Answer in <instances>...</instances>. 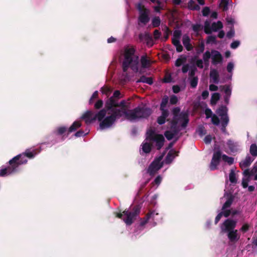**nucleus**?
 Listing matches in <instances>:
<instances>
[{
    "label": "nucleus",
    "instance_id": "nucleus-58",
    "mask_svg": "<svg viewBox=\"0 0 257 257\" xmlns=\"http://www.w3.org/2000/svg\"><path fill=\"white\" fill-rule=\"evenodd\" d=\"M97 96H98V91H95L93 93L91 97L90 98V99L89 100V103H91L92 102L93 99H95V98H97Z\"/></svg>",
    "mask_w": 257,
    "mask_h": 257
},
{
    "label": "nucleus",
    "instance_id": "nucleus-38",
    "mask_svg": "<svg viewBox=\"0 0 257 257\" xmlns=\"http://www.w3.org/2000/svg\"><path fill=\"white\" fill-rule=\"evenodd\" d=\"M152 22L153 27H157L160 25L161 20L159 17H155L153 18Z\"/></svg>",
    "mask_w": 257,
    "mask_h": 257
},
{
    "label": "nucleus",
    "instance_id": "nucleus-8",
    "mask_svg": "<svg viewBox=\"0 0 257 257\" xmlns=\"http://www.w3.org/2000/svg\"><path fill=\"white\" fill-rule=\"evenodd\" d=\"M140 209L139 207H135L133 211L124 210L122 213H118L117 217L122 218L126 225H131L135 219L136 217L139 215Z\"/></svg>",
    "mask_w": 257,
    "mask_h": 257
},
{
    "label": "nucleus",
    "instance_id": "nucleus-35",
    "mask_svg": "<svg viewBox=\"0 0 257 257\" xmlns=\"http://www.w3.org/2000/svg\"><path fill=\"white\" fill-rule=\"evenodd\" d=\"M138 82H142L146 83L148 84H152L153 83V80L151 77H147L145 76H142L140 78V79Z\"/></svg>",
    "mask_w": 257,
    "mask_h": 257
},
{
    "label": "nucleus",
    "instance_id": "nucleus-59",
    "mask_svg": "<svg viewBox=\"0 0 257 257\" xmlns=\"http://www.w3.org/2000/svg\"><path fill=\"white\" fill-rule=\"evenodd\" d=\"M189 69V65L188 64H184L182 68V71L183 73H186Z\"/></svg>",
    "mask_w": 257,
    "mask_h": 257
},
{
    "label": "nucleus",
    "instance_id": "nucleus-21",
    "mask_svg": "<svg viewBox=\"0 0 257 257\" xmlns=\"http://www.w3.org/2000/svg\"><path fill=\"white\" fill-rule=\"evenodd\" d=\"M210 77L211 81L214 83H218L219 82V74L218 71L215 69L210 71Z\"/></svg>",
    "mask_w": 257,
    "mask_h": 257
},
{
    "label": "nucleus",
    "instance_id": "nucleus-7",
    "mask_svg": "<svg viewBox=\"0 0 257 257\" xmlns=\"http://www.w3.org/2000/svg\"><path fill=\"white\" fill-rule=\"evenodd\" d=\"M236 222L231 219H226L221 225V232L227 233L230 242L235 243L240 238V234L236 229H234Z\"/></svg>",
    "mask_w": 257,
    "mask_h": 257
},
{
    "label": "nucleus",
    "instance_id": "nucleus-19",
    "mask_svg": "<svg viewBox=\"0 0 257 257\" xmlns=\"http://www.w3.org/2000/svg\"><path fill=\"white\" fill-rule=\"evenodd\" d=\"M244 177L242 180V186L244 188L248 186V183L250 180L249 172L248 170H245L243 172Z\"/></svg>",
    "mask_w": 257,
    "mask_h": 257
},
{
    "label": "nucleus",
    "instance_id": "nucleus-11",
    "mask_svg": "<svg viewBox=\"0 0 257 257\" xmlns=\"http://www.w3.org/2000/svg\"><path fill=\"white\" fill-rule=\"evenodd\" d=\"M163 155H161L156 158L150 165L148 173L151 176L154 175L157 171L163 166V162H161L163 159Z\"/></svg>",
    "mask_w": 257,
    "mask_h": 257
},
{
    "label": "nucleus",
    "instance_id": "nucleus-33",
    "mask_svg": "<svg viewBox=\"0 0 257 257\" xmlns=\"http://www.w3.org/2000/svg\"><path fill=\"white\" fill-rule=\"evenodd\" d=\"M81 125L80 122L78 121H76L73 122L72 125L69 127V132H72L76 130L77 128Z\"/></svg>",
    "mask_w": 257,
    "mask_h": 257
},
{
    "label": "nucleus",
    "instance_id": "nucleus-18",
    "mask_svg": "<svg viewBox=\"0 0 257 257\" xmlns=\"http://www.w3.org/2000/svg\"><path fill=\"white\" fill-rule=\"evenodd\" d=\"M230 151L232 153L236 152L239 150L240 146L237 142H234L232 140H228L227 142Z\"/></svg>",
    "mask_w": 257,
    "mask_h": 257
},
{
    "label": "nucleus",
    "instance_id": "nucleus-56",
    "mask_svg": "<svg viewBox=\"0 0 257 257\" xmlns=\"http://www.w3.org/2000/svg\"><path fill=\"white\" fill-rule=\"evenodd\" d=\"M66 128L64 126L59 127L58 128L57 131L58 134H62L66 131Z\"/></svg>",
    "mask_w": 257,
    "mask_h": 257
},
{
    "label": "nucleus",
    "instance_id": "nucleus-32",
    "mask_svg": "<svg viewBox=\"0 0 257 257\" xmlns=\"http://www.w3.org/2000/svg\"><path fill=\"white\" fill-rule=\"evenodd\" d=\"M249 152L253 158L257 156V146L255 144H251L250 147Z\"/></svg>",
    "mask_w": 257,
    "mask_h": 257
},
{
    "label": "nucleus",
    "instance_id": "nucleus-50",
    "mask_svg": "<svg viewBox=\"0 0 257 257\" xmlns=\"http://www.w3.org/2000/svg\"><path fill=\"white\" fill-rule=\"evenodd\" d=\"M239 44L240 43L239 41H235L231 44L230 47L232 49H235L239 45Z\"/></svg>",
    "mask_w": 257,
    "mask_h": 257
},
{
    "label": "nucleus",
    "instance_id": "nucleus-30",
    "mask_svg": "<svg viewBox=\"0 0 257 257\" xmlns=\"http://www.w3.org/2000/svg\"><path fill=\"white\" fill-rule=\"evenodd\" d=\"M186 62V57L185 56H180L175 62L176 66L179 67L184 65Z\"/></svg>",
    "mask_w": 257,
    "mask_h": 257
},
{
    "label": "nucleus",
    "instance_id": "nucleus-13",
    "mask_svg": "<svg viewBox=\"0 0 257 257\" xmlns=\"http://www.w3.org/2000/svg\"><path fill=\"white\" fill-rule=\"evenodd\" d=\"M221 157V153L220 151L218 150L214 152L209 167L211 170H214L217 168Z\"/></svg>",
    "mask_w": 257,
    "mask_h": 257
},
{
    "label": "nucleus",
    "instance_id": "nucleus-29",
    "mask_svg": "<svg viewBox=\"0 0 257 257\" xmlns=\"http://www.w3.org/2000/svg\"><path fill=\"white\" fill-rule=\"evenodd\" d=\"M141 63L143 68H148L151 63L150 61L147 58L146 56H143L141 57Z\"/></svg>",
    "mask_w": 257,
    "mask_h": 257
},
{
    "label": "nucleus",
    "instance_id": "nucleus-54",
    "mask_svg": "<svg viewBox=\"0 0 257 257\" xmlns=\"http://www.w3.org/2000/svg\"><path fill=\"white\" fill-rule=\"evenodd\" d=\"M162 178L160 176H158L155 179L154 182L157 185V186L161 183Z\"/></svg>",
    "mask_w": 257,
    "mask_h": 257
},
{
    "label": "nucleus",
    "instance_id": "nucleus-61",
    "mask_svg": "<svg viewBox=\"0 0 257 257\" xmlns=\"http://www.w3.org/2000/svg\"><path fill=\"white\" fill-rule=\"evenodd\" d=\"M164 81L165 83H169L171 81V77L169 75H166L164 78Z\"/></svg>",
    "mask_w": 257,
    "mask_h": 257
},
{
    "label": "nucleus",
    "instance_id": "nucleus-51",
    "mask_svg": "<svg viewBox=\"0 0 257 257\" xmlns=\"http://www.w3.org/2000/svg\"><path fill=\"white\" fill-rule=\"evenodd\" d=\"M212 137L210 135H207L206 136L205 138H204V142L206 144H210L211 142V140H212Z\"/></svg>",
    "mask_w": 257,
    "mask_h": 257
},
{
    "label": "nucleus",
    "instance_id": "nucleus-5",
    "mask_svg": "<svg viewBox=\"0 0 257 257\" xmlns=\"http://www.w3.org/2000/svg\"><path fill=\"white\" fill-rule=\"evenodd\" d=\"M146 135V139L142 145L143 152L148 153L151 151V143L155 144L158 150L163 146L165 139L162 135L157 134L155 130L149 129L147 131Z\"/></svg>",
    "mask_w": 257,
    "mask_h": 257
},
{
    "label": "nucleus",
    "instance_id": "nucleus-45",
    "mask_svg": "<svg viewBox=\"0 0 257 257\" xmlns=\"http://www.w3.org/2000/svg\"><path fill=\"white\" fill-rule=\"evenodd\" d=\"M181 36V32L180 31L176 30L174 31L173 37V38L180 39Z\"/></svg>",
    "mask_w": 257,
    "mask_h": 257
},
{
    "label": "nucleus",
    "instance_id": "nucleus-47",
    "mask_svg": "<svg viewBox=\"0 0 257 257\" xmlns=\"http://www.w3.org/2000/svg\"><path fill=\"white\" fill-rule=\"evenodd\" d=\"M234 68V65L232 62H229L227 66V70L228 72L231 73Z\"/></svg>",
    "mask_w": 257,
    "mask_h": 257
},
{
    "label": "nucleus",
    "instance_id": "nucleus-16",
    "mask_svg": "<svg viewBox=\"0 0 257 257\" xmlns=\"http://www.w3.org/2000/svg\"><path fill=\"white\" fill-rule=\"evenodd\" d=\"M205 114L207 118L211 117V121L215 125H218L220 121L218 117L215 114L212 115V112L210 109L206 108L205 110Z\"/></svg>",
    "mask_w": 257,
    "mask_h": 257
},
{
    "label": "nucleus",
    "instance_id": "nucleus-20",
    "mask_svg": "<svg viewBox=\"0 0 257 257\" xmlns=\"http://www.w3.org/2000/svg\"><path fill=\"white\" fill-rule=\"evenodd\" d=\"M253 160V158H251V157L247 156L244 160L240 163L239 165L240 167L242 169L247 167L250 165Z\"/></svg>",
    "mask_w": 257,
    "mask_h": 257
},
{
    "label": "nucleus",
    "instance_id": "nucleus-57",
    "mask_svg": "<svg viewBox=\"0 0 257 257\" xmlns=\"http://www.w3.org/2000/svg\"><path fill=\"white\" fill-rule=\"evenodd\" d=\"M120 95V93L119 91L116 90L114 92L113 96L112 97L114 99V100H115V98H119Z\"/></svg>",
    "mask_w": 257,
    "mask_h": 257
},
{
    "label": "nucleus",
    "instance_id": "nucleus-4",
    "mask_svg": "<svg viewBox=\"0 0 257 257\" xmlns=\"http://www.w3.org/2000/svg\"><path fill=\"white\" fill-rule=\"evenodd\" d=\"M211 59V63L214 65L221 64L223 62V57L221 54L215 50L206 51L203 53L202 59H198L196 61V66L201 69L205 67L207 68L209 65V60Z\"/></svg>",
    "mask_w": 257,
    "mask_h": 257
},
{
    "label": "nucleus",
    "instance_id": "nucleus-26",
    "mask_svg": "<svg viewBox=\"0 0 257 257\" xmlns=\"http://www.w3.org/2000/svg\"><path fill=\"white\" fill-rule=\"evenodd\" d=\"M180 39L172 38V43L176 47L177 51L179 52H181L183 50V47L180 44Z\"/></svg>",
    "mask_w": 257,
    "mask_h": 257
},
{
    "label": "nucleus",
    "instance_id": "nucleus-53",
    "mask_svg": "<svg viewBox=\"0 0 257 257\" xmlns=\"http://www.w3.org/2000/svg\"><path fill=\"white\" fill-rule=\"evenodd\" d=\"M210 12V10L208 7L204 8L202 10V14L204 16H207L208 15Z\"/></svg>",
    "mask_w": 257,
    "mask_h": 257
},
{
    "label": "nucleus",
    "instance_id": "nucleus-25",
    "mask_svg": "<svg viewBox=\"0 0 257 257\" xmlns=\"http://www.w3.org/2000/svg\"><path fill=\"white\" fill-rule=\"evenodd\" d=\"M223 90L225 95L224 96V100L226 103H228L229 98L231 93V89L229 86H225L223 87Z\"/></svg>",
    "mask_w": 257,
    "mask_h": 257
},
{
    "label": "nucleus",
    "instance_id": "nucleus-55",
    "mask_svg": "<svg viewBox=\"0 0 257 257\" xmlns=\"http://www.w3.org/2000/svg\"><path fill=\"white\" fill-rule=\"evenodd\" d=\"M249 228V225L247 224H244L242 225L240 228V230L243 232H245L248 230Z\"/></svg>",
    "mask_w": 257,
    "mask_h": 257
},
{
    "label": "nucleus",
    "instance_id": "nucleus-36",
    "mask_svg": "<svg viewBox=\"0 0 257 257\" xmlns=\"http://www.w3.org/2000/svg\"><path fill=\"white\" fill-rule=\"evenodd\" d=\"M221 158L225 162H227L229 165H231L233 163L234 160L232 157H228L225 155H221Z\"/></svg>",
    "mask_w": 257,
    "mask_h": 257
},
{
    "label": "nucleus",
    "instance_id": "nucleus-28",
    "mask_svg": "<svg viewBox=\"0 0 257 257\" xmlns=\"http://www.w3.org/2000/svg\"><path fill=\"white\" fill-rule=\"evenodd\" d=\"M231 213L230 210H225L219 213L216 217L215 220V224L217 223L220 219L222 216L223 215L225 217H228Z\"/></svg>",
    "mask_w": 257,
    "mask_h": 257
},
{
    "label": "nucleus",
    "instance_id": "nucleus-17",
    "mask_svg": "<svg viewBox=\"0 0 257 257\" xmlns=\"http://www.w3.org/2000/svg\"><path fill=\"white\" fill-rule=\"evenodd\" d=\"M204 4V0H190L188 4V7L191 10H199L200 5H203Z\"/></svg>",
    "mask_w": 257,
    "mask_h": 257
},
{
    "label": "nucleus",
    "instance_id": "nucleus-48",
    "mask_svg": "<svg viewBox=\"0 0 257 257\" xmlns=\"http://www.w3.org/2000/svg\"><path fill=\"white\" fill-rule=\"evenodd\" d=\"M161 35V32H159V30H156L154 31V37L156 40L159 39Z\"/></svg>",
    "mask_w": 257,
    "mask_h": 257
},
{
    "label": "nucleus",
    "instance_id": "nucleus-6",
    "mask_svg": "<svg viewBox=\"0 0 257 257\" xmlns=\"http://www.w3.org/2000/svg\"><path fill=\"white\" fill-rule=\"evenodd\" d=\"M135 50L133 47H126L124 48V59L122 63L123 70L127 71L129 67L135 72L139 70V56L135 54Z\"/></svg>",
    "mask_w": 257,
    "mask_h": 257
},
{
    "label": "nucleus",
    "instance_id": "nucleus-10",
    "mask_svg": "<svg viewBox=\"0 0 257 257\" xmlns=\"http://www.w3.org/2000/svg\"><path fill=\"white\" fill-rule=\"evenodd\" d=\"M227 111V107L224 106H221L216 111V113L220 117L221 131L224 133L225 132V127L228 124L229 121Z\"/></svg>",
    "mask_w": 257,
    "mask_h": 257
},
{
    "label": "nucleus",
    "instance_id": "nucleus-39",
    "mask_svg": "<svg viewBox=\"0 0 257 257\" xmlns=\"http://www.w3.org/2000/svg\"><path fill=\"white\" fill-rule=\"evenodd\" d=\"M229 181L232 183H235L236 182V179L234 171L233 169H231L229 175Z\"/></svg>",
    "mask_w": 257,
    "mask_h": 257
},
{
    "label": "nucleus",
    "instance_id": "nucleus-44",
    "mask_svg": "<svg viewBox=\"0 0 257 257\" xmlns=\"http://www.w3.org/2000/svg\"><path fill=\"white\" fill-rule=\"evenodd\" d=\"M216 41V37L213 36H209L208 37L206 43L207 44H212L215 43Z\"/></svg>",
    "mask_w": 257,
    "mask_h": 257
},
{
    "label": "nucleus",
    "instance_id": "nucleus-63",
    "mask_svg": "<svg viewBox=\"0 0 257 257\" xmlns=\"http://www.w3.org/2000/svg\"><path fill=\"white\" fill-rule=\"evenodd\" d=\"M173 91L174 93H178L180 91V88L178 85H175L173 86Z\"/></svg>",
    "mask_w": 257,
    "mask_h": 257
},
{
    "label": "nucleus",
    "instance_id": "nucleus-40",
    "mask_svg": "<svg viewBox=\"0 0 257 257\" xmlns=\"http://www.w3.org/2000/svg\"><path fill=\"white\" fill-rule=\"evenodd\" d=\"M205 49L204 43L203 42H201L198 45V47L196 48V53L197 54H200L202 53Z\"/></svg>",
    "mask_w": 257,
    "mask_h": 257
},
{
    "label": "nucleus",
    "instance_id": "nucleus-27",
    "mask_svg": "<svg viewBox=\"0 0 257 257\" xmlns=\"http://www.w3.org/2000/svg\"><path fill=\"white\" fill-rule=\"evenodd\" d=\"M169 98L167 96H164L162 100L160 105V110L161 111H168L167 109V105L168 102Z\"/></svg>",
    "mask_w": 257,
    "mask_h": 257
},
{
    "label": "nucleus",
    "instance_id": "nucleus-2",
    "mask_svg": "<svg viewBox=\"0 0 257 257\" xmlns=\"http://www.w3.org/2000/svg\"><path fill=\"white\" fill-rule=\"evenodd\" d=\"M179 107L173 108V118L171 122V131H166L165 133L166 138L168 140H172L181 130V128H185L189 122V113L188 111L180 113Z\"/></svg>",
    "mask_w": 257,
    "mask_h": 257
},
{
    "label": "nucleus",
    "instance_id": "nucleus-34",
    "mask_svg": "<svg viewBox=\"0 0 257 257\" xmlns=\"http://www.w3.org/2000/svg\"><path fill=\"white\" fill-rule=\"evenodd\" d=\"M81 125L80 122L78 121H76L73 122L72 125L69 127V132H72L76 130L77 128Z\"/></svg>",
    "mask_w": 257,
    "mask_h": 257
},
{
    "label": "nucleus",
    "instance_id": "nucleus-15",
    "mask_svg": "<svg viewBox=\"0 0 257 257\" xmlns=\"http://www.w3.org/2000/svg\"><path fill=\"white\" fill-rule=\"evenodd\" d=\"M159 216V213L157 212H156L155 211H153L149 213L146 218V220L141 223V225L142 226H144L148 221L151 222V221H159V217H158Z\"/></svg>",
    "mask_w": 257,
    "mask_h": 257
},
{
    "label": "nucleus",
    "instance_id": "nucleus-9",
    "mask_svg": "<svg viewBox=\"0 0 257 257\" xmlns=\"http://www.w3.org/2000/svg\"><path fill=\"white\" fill-rule=\"evenodd\" d=\"M137 9L139 11V25H146L150 20L149 10L145 8L141 3L137 6Z\"/></svg>",
    "mask_w": 257,
    "mask_h": 257
},
{
    "label": "nucleus",
    "instance_id": "nucleus-12",
    "mask_svg": "<svg viewBox=\"0 0 257 257\" xmlns=\"http://www.w3.org/2000/svg\"><path fill=\"white\" fill-rule=\"evenodd\" d=\"M222 27V24L220 21L213 23L210 26V21H206L204 24V31L206 34H210L212 32H216L221 29Z\"/></svg>",
    "mask_w": 257,
    "mask_h": 257
},
{
    "label": "nucleus",
    "instance_id": "nucleus-41",
    "mask_svg": "<svg viewBox=\"0 0 257 257\" xmlns=\"http://www.w3.org/2000/svg\"><path fill=\"white\" fill-rule=\"evenodd\" d=\"M228 4V0H221L219 6L223 11H226L227 10Z\"/></svg>",
    "mask_w": 257,
    "mask_h": 257
},
{
    "label": "nucleus",
    "instance_id": "nucleus-43",
    "mask_svg": "<svg viewBox=\"0 0 257 257\" xmlns=\"http://www.w3.org/2000/svg\"><path fill=\"white\" fill-rule=\"evenodd\" d=\"M89 130H86V132H84L82 131H79L75 133V136L76 137H80L81 136H85L87 134H88L89 133Z\"/></svg>",
    "mask_w": 257,
    "mask_h": 257
},
{
    "label": "nucleus",
    "instance_id": "nucleus-22",
    "mask_svg": "<svg viewBox=\"0 0 257 257\" xmlns=\"http://www.w3.org/2000/svg\"><path fill=\"white\" fill-rule=\"evenodd\" d=\"M162 114L158 118L157 122L159 124H164L166 118L169 116V111H161Z\"/></svg>",
    "mask_w": 257,
    "mask_h": 257
},
{
    "label": "nucleus",
    "instance_id": "nucleus-23",
    "mask_svg": "<svg viewBox=\"0 0 257 257\" xmlns=\"http://www.w3.org/2000/svg\"><path fill=\"white\" fill-rule=\"evenodd\" d=\"M182 41L184 46L186 49L188 51L192 50V46L190 43V38L187 35H184L183 36Z\"/></svg>",
    "mask_w": 257,
    "mask_h": 257
},
{
    "label": "nucleus",
    "instance_id": "nucleus-24",
    "mask_svg": "<svg viewBox=\"0 0 257 257\" xmlns=\"http://www.w3.org/2000/svg\"><path fill=\"white\" fill-rule=\"evenodd\" d=\"M176 152L173 150H171L167 155L165 159V163L166 164L170 163L176 156Z\"/></svg>",
    "mask_w": 257,
    "mask_h": 257
},
{
    "label": "nucleus",
    "instance_id": "nucleus-1",
    "mask_svg": "<svg viewBox=\"0 0 257 257\" xmlns=\"http://www.w3.org/2000/svg\"><path fill=\"white\" fill-rule=\"evenodd\" d=\"M128 106L125 101L118 103L116 100L110 97L106 102L105 109L100 110L95 114L92 111H87L81 116L87 124L96 120L100 122L101 130L109 128L116 119L123 117L130 121H136L140 118H146L152 113L151 109L147 107H138L135 109L127 111Z\"/></svg>",
    "mask_w": 257,
    "mask_h": 257
},
{
    "label": "nucleus",
    "instance_id": "nucleus-52",
    "mask_svg": "<svg viewBox=\"0 0 257 257\" xmlns=\"http://www.w3.org/2000/svg\"><path fill=\"white\" fill-rule=\"evenodd\" d=\"M102 104H103L102 101L101 100H99L95 103L94 107L95 108L98 109V108H100L101 107H102Z\"/></svg>",
    "mask_w": 257,
    "mask_h": 257
},
{
    "label": "nucleus",
    "instance_id": "nucleus-60",
    "mask_svg": "<svg viewBox=\"0 0 257 257\" xmlns=\"http://www.w3.org/2000/svg\"><path fill=\"white\" fill-rule=\"evenodd\" d=\"M218 89V87L214 84H210L209 86V90L210 91H216Z\"/></svg>",
    "mask_w": 257,
    "mask_h": 257
},
{
    "label": "nucleus",
    "instance_id": "nucleus-31",
    "mask_svg": "<svg viewBox=\"0 0 257 257\" xmlns=\"http://www.w3.org/2000/svg\"><path fill=\"white\" fill-rule=\"evenodd\" d=\"M220 98V94L218 93H213L212 94L210 103L211 104L213 105H215L217 102V101Z\"/></svg>",
    "mask_w": 257,
    "mask_h": 257
},
{
    "label": "nucleus",
    "instance_id": "nucleus-37",
    "mask_svg": "<svg viewBox=\"0 0 257 257\" xmlns=\"http://www.w3.org/2000/svg\"><path fill=\"white\" fill-rule=\"evenodd\" d=\"M233 201V198L230 196L227 200L225 202L222 206V210L224 211L227 210L226 209L230 207Z\"/></svg>",
    "mask_w": 257,
    "mask_h": 257
},
{
    "label": "nucleus",
    "instance_id": "nucleus-64",
    "mask_svg": "<svg viewBox=\"0 0 257 257\" xmlns=\"http://www.w3.org/2000/svg\"><path fill=\"white\" fill-rule=\"evenodd\" d=\"M209 95V92L207 90H205L202 92V97L203 99H206Z\"/></svg>",
    "mask_w": 257,
    "mask_h": 257
},
{
    "label": "nucleus",
    "instance_id": "nucleus-42",
    "mask_svg": "<svg viewBox=\"0 0 257 257\" xmlns=\"http://www.w3.org/2000/svg\"><path fill=\"white\" fill-rule=\"evenodd\" d=\"M190 85L192 88L196 87L198 84V78L196 77H193L190 78Z\"/></svg>",
    "mask_w": 257,
    "mask_h": 257
},
{
    "label": "nucleus",
    "instance_id": "nucleus-46",
    "mask_svg": "<svg viewBox=\"0 0 257 257\" xmlns=\"http://www.w3.org/2000/svg\"><path fill=\"white\" fill-rule=\"evenodd\" d=\"M178 102V98L176 96L173 95L170 97V102L172 104H175Z\"/></svg>",
    "mask_w": 257,
    "mask_h": 257
},
{
    "label": "nucleus",
    "instance_id": "nucleus-14",
    "mask_svg": "<svg viewBox=\"0 0 257 257\" xmlns=\"http://www.w3.org/2000/svg\"><path fill=\"white\" fill-rule=\"evenodd\" d=\"M139 38L140 41L146 42L149 47L152 46L154 44L152 37L148 33L140 34L139 35Z\"/></svg>",
    "mask_w": 257,
    "mask_h": 257
},
{
    "label": "nucleus",
    "instance_id": "nucleus-62",
    "mask_svg": "<svg viewBox=\"0 0 257 257\" xmlns=\"http://www.w3.org/2000/svg\"><path fill=\"white\" fill-rule=\"evenodd\" d=\"M234 35V31L233 30H231L230 31L227 32V37L229 38H232Z\"/></svg>",
    "mask_w": 257,
    "mask_h": 257
},
{
    "label": "nucleus",
    "instance_id": "nucleus-49",
    "mask_svg": "<svg viewBox=\"0 0 257 257\" xmlns=\"http://www.w3.org/2000/svg\"><path fill=\"white\" fill-rule=\"evenodd\" d=\"M201 29V26L199 24H196L193 26V30L195 32H199Z\"/></svg>",
    "mask_w": 257,
    "mask_h": 257
},
{
    "label": "nucleus",
    "instance_id": "nucleus-3",
    "mask_svg": "<svg viewBox=\"0 0 257 257\" xmlns=\"http://www.w3.org/2000/svg\"><path fill=\"white\" fill-rule=\"evenodd\" d=\"M37 154L36 150L28 149L25 153L15 157L9 161L10 165L9 167L0 170V176H8L18 171V167L20 165L26 164L27 162L26 157L31 159L34 158Z\"/></svg>",
    "mask_w": 257,
    "mask_h": 257
}]
</instances>
